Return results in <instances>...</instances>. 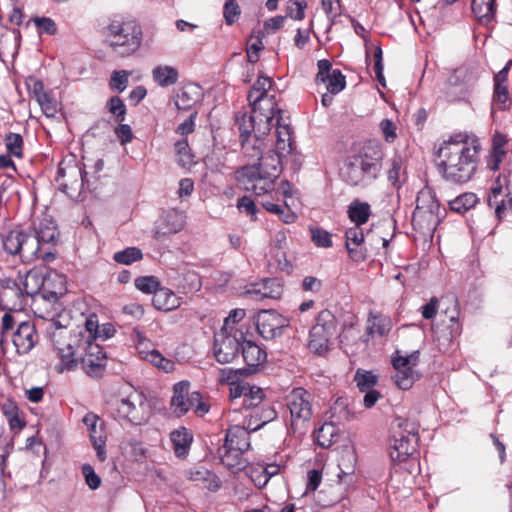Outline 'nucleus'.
Masks as SVG:
<instances>
[{
  "instance_id": "1",
  "label": "nucleus",
  "mask_w": 512,
  "mask_h": 512,
  "mask_svg": "<svg viewBox=\"0 0 512 512\" xmlns=\"http://www.w3.org/2000/svg\"><path fill=\"white\" fill-rule=\"evenodd\" d=\"M275 150H269L265 157H261L258 164H247L236 171V179L246 190L255 195L270 192L275 180L281 172V159L292 151V128L288 124H281V116L277 114Z\"/></svg>"
},
{
  "instance_id": "2",
  "label": "nucleus",
  "mask_w": 512,
  "mask_h": 512,
  "mask_svg": "<svg viewBox=\"0 0 512 512\" xmlns=\"http://www.w3.org/2000/svg\"><path fill=\"white\" fill-rule=\"evenodd\" d=\"M80 334L54 332L52 342L61 359V371L73 370L78 362L84 372L91 377H98L105 367L103 348L89 340L81 342Z\"/></svg>"
},
{
  "instance_id": "3",
  "label": "nucleus",
  "mask_w": 512,
  "mask_h": 512,
  "mask_svg": "<svg viewBox=\"0 0 512 512\" xmlns=\"http://www.w3.org/2000/svg\"><path fill=\"white\" fill-rule=\"evenodd\" d=\"M273 113L248 114L243 113L236 117V125L240 131L242 150L250 160L261 162L265 157L263 149L266 147L263 136L267 135L273 126Z\"/></svg>"
},
{
  "instance_id": "4",
  "label": "nucleus",
  "mask_w": 512,
  "mask_h": 512,
  "mask_svg": "<svg viewBox=\"0 0 512 512\" xmlns=\"http://www.w3.org/2000/svg\"><path fill=\"white\" fill-rule=\"evenodd\" d=\"M480 143L475 135L455 133L450 136V178L457 183L471 179L476 170Z\"/></svg>"
},
{
  "instance_id": "5",
  "label": "nucleus",
  "mask_w": 512,
  "mask_h": 512,
  "mask_svg": "<svg viewBox=\"0 0 512 512\" xmlns=\"http://www.w3.org/2000/svg\"><path fill=\"white\" fill-rule=\"evenodd\" d=\"M105 44L119 57L135 54L142 45L141 26L133 19L116 16L103 28Z\"/></svg>"
},
{
  "instance_id": "6",
  "label": "nucleus",
  "mask_w": 512,
  "mask_h": 512,
  "mask_svg": "<svg viewBox=\"0 0 512 512\" xmlns=\"http://www.w3.org/2000/svg\"><path fill=\"white\" fill-rule=\"evenodd\" d=\"M381 170V156L367 151L351 155L345 160L340 175L350 186L367 187L376 180Z\"/></svg>"
},
{
  "instance_id": "7",
  "label": "nucleus",
  "mask_w": 512,
  "mask_h": 512,
  "mask_svg": "<svg viewBox=\"0 0 512 512\" xmlns=\"http://www.w3.org/2000/svg\"><path fill=\"white\" fill-rule=\"evenodd\" d=\"M419 425L410 419L396 417L390 427L389 453L392 461L403 462L418 446Z\"/></svg>"
},
{
  "instance_id": "8",
  "label": "nucleus",
  "mask_w": 512,
  "mask_h": 512,
  "mask_svg": "<svg viewBox=\"0 0 512 512\" xmlns=\"http://www.w3.org/2000/svg\"><path fill=\"white\" fill-rule=\"evenodd\" d=\"M55 181L59 190L71 199L78 198L84 190L92 189L88 173L74 157L60 162Z\"/></svg>"
},
{
  "instance_id": "9",
  "label": "nucleus",
  "mask_w": 512,
  "mask_h": 512,
  "mask_svg": "<svg viewBox=\"0 0 512 512\" xmlns=\"http://www.w3.org/2000/svg\"><path fill=\"white\" fill-rule=\"evenodd\" d=\"M112 415L135 425L145 423L151 415V406L144 394L133 392L113 403Z\"/></svg>"
},
{
  "instance_id": "10",
  "label": "nucleus",
  "mask_w": 512,
  "mask_h": 512,
  "mask_svg": "<svg viewBox=\"0 0 512 512\" xmlns=\"http://www.w3.org/2000/svg\"><path fill=\"white\" fill-rule=\"evenodd\" d=\"M336 327L334 315L329 310L320 311L309 333V350L318 355L325 354L329 350L330 339L336 333Z\"/></svg>"
},
{
  "instance_id": "11",
  "label": "nucleus",
  "mask_w": 512,
  "mask_h": 512,
  "mask_svg": "<svg viewBox=\"0 0 512 512\" xmlns=\"http://www.w3.org/2000/svg\"><path fill=\"white\" fill-rule=\"evenodd\" d=\"M286 405L290 411L293 430H304L312 417L311 394L304 388H295L287 395Z\"/></svg>"
},
{
  "instance_id": "12",
  "label": "nucleus",
  "mask_w": 512,
  "mask_h": 512,
  "mask_svg": "<svg viewBox=\"0 0 512 512\" xmlns=\"http://www.w3.org/2000/svg\"><path fill=\"white\" fill-rule=\"evenodd\" d=\"M272 79L266 76H259L255 84L252 86L249 94L248 100L250 106L252 107V111L250 114H266L273 113L274 117L276 114H280L281 110L276 109L275 107V98L274 96H268L267 92L272 87Z\"/></svg>"
},
{
  "instance_id": "13",
  "label": "nucleus",
  "mask_w": 512,
  "mask_h": 512,
  "mask_svg": "<svg viewBox=\"0 0 512 512\" xmlns=\"http://www.w3.org/2000/svg\"><path fill=\"white\" fill-rule=\"evenodd\" d=\"M243 335V331L231 333L226 330H220L215 333L213 354L219 363L227 364L237 357Z\"/></svg>"
},
{
  "instance_id": "14",
  "label": "nucleus",
  "mask_w": 512,
  "mask_h": 512,
  "mask_svg": "<svg viewBox=\"0 0 512 512\" xmlns=\"http://www.w3.org/2000/svg\"><path fill=\"white\" fill-rule=\"evenodd\" d=\"M417 363V355L396 356L392 360L395 373L392 376L395 384L402 390H408L418 379V374L414 370Z\"/></svg>"
},
{
  "instance_id": "15",
  "label": "nucleus",
  "mask_w": 512,
  "mask_h": 512,
  "mask_svg": "<svg viewBox=\"0 0 512 512\" xmlns=\"http://www.w3.org/2000/svg\"><path fill=\"white\" fill-rule=\"evenodd\" d=\"M200 399L198 392H190V383L181 381L173 386V396L170 402V409L177 417H182L190 409L194 408Z\"/></svg>"
},
{
  "instance_id": "16",
  "label": "nucleus",
  "mask_w": 512,
  "mask_h": 512,
  "mask_svg": "<svg viewBox=\"0 0 512 512\" xmlns=\"http://www.w3.org/2000/svg\"><path fill=\"white\" fill-rule=\"evenodd\" d=\"M256 326L263 338L271 340L282 334L283 329L288 326V322L274 310H263L257 315Z\"/></svg>"
},
{
  "instance_id": "17",
  "label": "nucleus",
  "mask_w": 512,
  "mask_h": 512,
  "mask_svg": "<svg viewBox=\"0 0 512 512\" xmlns=\"http://www.w3.org/2000/svg\"><path fill=\"white\" fill-rule=\"evenodd\" d=\"M185 225V215L176 209H169L163 212L153 229V237L157 241L178 233Z\"/></svg>"
},
{
  "instance_id": "18",
  "label": "nucleus",
  "mask_w": 512,
  "mask_h": 512,
  "mask_svg": "<svg viewBox=\"0 0 512 512\" xmlns=\"http://www.w3.org/2000/svg\"><path fill=\"white\" fill-rule=\"evenodd\" d=\"M318 73L316 82L326 84V89L331 94H338L346 86L345 76L339 69H332V64L327 59H321L317 63Z\"/></svg>"
},
{
  "instance_id": "19",
  "label": "nucleus",
  "mask_w": 512,
  "mask_h": 512,
  "mask_svg": "<svg viewBox=\"0 0 512 512\" xmlns=\"http://www.w3.org/2000/svg\"><path fill=\"white\" fill-rule=\"evenodd\" d=\"M439 305L440 300L433 296L426 304L420 307L419 311L424 319L432 321L431 331L433 334V339L438 343L439 350L446 352L448 349V345L446 344V341L448 340L446 334L447 327L444 324L441 325L437 322H434V319L439 310Z\"/></svg>"
},
{
  "instance_id": "20",
  "label": "nucleus",
  "mask_w": 512,
  "mask_h": 512,
  "mask_svg": "<svg viewBox=\"0 0 512 512\" xmlns=\"http://www.w3.org/2000/svg\"><path fill=\"white\" fill-rule=\"evenodd\" d=\"M475 81L476 77L467 68L455 69L450 78V95H453L454 101H467Z\"/></svg>"
},
{
  "instance_id": "21",
  "label": "nucleus",
  "mask_w": 512,
  "mask_h": 512,
  "mask_svg": "<svg viewBox=\"0 0 512 512\" xmlns=\"http://www.w3.org/2000/svg\"><path fill=\"white\" fill-rule=\"evenodd\" d=\"M345 246L351 260L359 262L367 257V249L364 244V232L360 226L347 229L345 233Z\"/></svg>"
},
{
  "instance_id": "22",
  "label": "nucleus",
  "mask_w": 512,
  "mask_h": 512,
  "mask_svg": "<svg viewBox=\"0 0 512 512\" xmlns=\"http://www.w3.org/2000/svg\"><path fill=\"white\" fill-rule=\"evenodd\" d=\"M231 395L234 399L241 400V405L246 409L257 407L265 397L261 388L249 383L238 384L231 388Z\"/></svg>"
},
{
  "instance_id": "23",
  "label": "nucleus",
  "mask_w": 512,
  "mask_h": 512,
  "mask_svg": "<svg viewBox=\"0 0 512 512\" xmlns=\"http://www.w3.org/2000/svg\"><path fill=\"white\" fill-rule=\"evenodd\" d=\"M12 341L18 354H27L37 342L34 325L28 321L21 322L13 334Z\"/></svg>"
},
{
  "instance_id": "24",
  "label": "nucleus",
  "mask_w": 512,
  "mask_h": 512,
  "mask_svg": "<svg viewBox=\"0 0 512 512\" xmlns=\"http://www.w3.org/2000/svg\"><path fill=\"white\" fill-rule=\"evenodd\" d=\"M250 427L240 425L231 426L226 434L225 445L235 448L236 450L247 451L250 448Z\"/></svg>"
},
{
  "instance_id": "25",
  "label": "nucleus",
  "mask_w": 512,
  "mask_h": 512,
  "mask_svg": "<svg viewBox=\"0 0 512 512\" xmlns=\"http://www.w3.org/2000/svg\"><path fill=\"white\" fill-rule=\"evenodd\" d=\"M242 356L246 364L250 367H258L266 361V352L256 343L245 340L241 342Z\"/></svg>"
},
{
  "instance_id": "26",
  "label": "nucleus",
  "mask_w": 512,
  "mask_h": 512,
  "mask_svg": "<svg viewBox=\"0 0 512 512\" xmlns=\"http://www.w3.org/2000/svg\"><path fill=\"white\" fill-rule=\"evenodd\" d=\"M174 452L177 457H185L188 454L193 441V434L185 427H180L170 434Z\"/></svg>"
},
{
  "instance_id": "27",
  "label": "nucleus",
  "mask_w": 512,
  "mask_h": 512,
  "mask_svg": "<svg viewBox=\"0 0 512 512\" xmlns=\"http://www.w3.org/2000/svg\"><path fill=\"white\" fill-rule=\"evenodd\" d=\"M152 304L157 310L171 311L180 306V298L168 288H158L153 294Z\"/></svg>"
},
{
  "instance_id": "28",
  "label": "nucleus",
  "mask_w": 512,
  "mask_h": 512,
  "mask_svg": "<svg viewBox=\"0 0 512 512\" xmlns=\"http://www.w3.org/2000/svg\"><path fill=\"white\" fill-rule=\"evenodd\" d=\"M200 87L194 84L184 86L178 92L175 105L179 110L191 109L200 99Z\"/></svg>"
},
{
  "instance_id": "29",
  "label": "nucleus",
  "mask_w": 512,
  "mask_h": 512,
  "mask_svg": "<svg viewBox=\"0 0 512 512\" xmlns=\"http://www.w3.org/2000/svg\"><path fill=\"white\" fill-rule=\"evenodd\" d=\"M139 355L142 359L150 362L159 370L169 373L174 371L175 363L173 360L165 358L158 350L151 349V351L142 350L141 346L144 344L139 341Z\"/></svg>"
},
{
  "instance_id": "30",
  "label": "nucleus",
  "mask_w": 512,
  "mask_h": 512,
  "mask_svg": "<svg viewBox=\"0 0 512 512\" xmlns=\"http://www.w3.org/2000/svg\"><path fill=\"white\" fill-rule=\"evenodd\" d=\"M152 78L160 87H168L177 83L178 70L169 65H158L152 70Z\"/></svg>"
},
{
  "instance_id": "31",
  "label": "nucleus",
  "mask_w": 512,
  "mask_h": 512,
  "mask_svg": "<svg viewBox=\"0 0 512 512\" xmlns=\"http://www.w3.org/2000/svg\"><path fill=\"white\" fill-rule=\"evenodd\" d=\"M244 452V450L227 447L225 444L219 449L221 462L228 468L236 470H241L245 467L246 461L242 457Z\"/></svg>"
},
{
  "instance_id": "32",
  "label": "nucleus",
  "mask_w": 512,
  "mask_h": 512,
  "mask_svg": "<svg viewBox=\"0 0 512 512\" xmlns=\"http://www.w3.org/2000/svg\"><path fill=\"white\" fill-rule=\"evenodd\" d=\"M40 242L34 235L24 233L19 256L24 262L30 263L39 258Z\"/></svg>"
},
{
  "instance_id": "33",
  "label": "nucleus",
  "mask_w": 512,
  "mask_h": 512,
  "mask_svg": "<svg viewBox=\"0 0 512 512\" xmlns=\"http://www.w3.org/2000/svg\"><path fill=\"white\" fill-rule=\"evenodd\" d=\"M347 213L355 226H361L368 221L371 215V208L367 202L356 199L349 205Z\"/></svg>"
},
{
  "instance_id": "34",
  "label": "nucleus",
  "mask_w": 512,
  "mask_h": 512,
  "mask_svg": "<svg viewBox=\"0 0 512 512\" xmlns=\"http://www.w3.org/2000/svg\"><path fill=\"white\" fill-rule=\"evenodd\" d=\"M83 423L87 427L92 443L106 440L104 422L94 413H88L83 417Z\"/></svg>"
},
{
  "instance_id": "35",
  "label": "nucleus",
  "mask_w": 512,
  "mask_h": 512,
  "mask_svg": "<svg viewBox=\"0 0 512 512\" xmlns=\"http://www.w3.org/2000/svg\"><path fill=\"white\" fill-rule=\"evenodd\" d=\"M471 8L474 15L485 23L490 22L496 12L495 0H473Z\"/></svg>"
},
{
  "instance_id": "36",
  "label": "nucleus",
  "mask_w": 512,
  "mask_h": 512,
  "mask_svg": "<svg viewBox=\"0 0 512 512\" xmlns=\"http://www.w3.org/2000/svg\"><path fill=\"white\" fill-rule=\"evenodd\" d=\"M315 438L321 447L328 448L337 441L338 429L333 423H324L315 431Z\"/></svg>"
},
{
  "instance_id": "37",
  "label": "nucleus",
  "mask_w": 512,
  "mask_h": 512,
  "mask_svg": "<svg viewBox=\"0 0 512 512\" xmlns=\"http://www.w3.org/2000/svg\"><path fill=\"white\" fill-rule=\"evenodd\" d=\"M34 236L39 240L40 244H54L58 236L57 227L52 221L44 220L39 223Z\"/></svg>"
},
{
  "instance_id": "38",
  "label": "nucleus",
  "mask_w": 512,
  "mask_h": 512,
  "mask_svg": "<svg viewBox=\"0 0 512 512\" xmlns=\"http://www.w3.org/2000/svg\"><path fill=\"white\" fill-rule=\"evenodd\" d=\"M477 202L478 197L476 194L471 192L463 193L457 196L455 199L450 200V211L462 214L473 208Z\"/></svg>"
},
{
  "instance_id": "39",
  "label": "nucleus",
  "mask_w": 512,
  "mask_h": 512,
  "mask_svg": "<svg viewBox=\"0 0 512 512\" xmlns=\"http://www.w3.org/2000/svg\"><path fill=\"white\" fill-rule=\"evenodd\" d=\"M23 235L24 232L19 230H12L8 232L2 239L3 249L10 255H19Z\"/></svg>"
},
{
  "instance_id": "40",
  "label": "nucleus",
  "mask_w": 512,
  "mask_h": 512,
  "mask_svg": "<svg viewBox=\"0 0 512 512\" xmlns=\"http://www.w3.org/2000/svg\"><path fill=\"white\" fill-rule=\"evenodd\" d=\"M354 381L357 388L361 392H365L367 390L374 389L378 383V376L372 371L357 369L354 375Z\"/></svg>"
},
{
  "instance_id": "41",
  "label": "nucleus",
  "mask_w": 512,
  "mask_h": 512,
  "mask_svg": "<svg viewBox=\"0 0 512 512\" xmlns=\"http://www.w3.org/2000/svg\"><path fill=\"white\" fill-rule=\"evenodd\" d=\"M143 258L142 251L137 247H128L122 251L115 252L113 260L122 265H131Z\"/></svg>"
},
{
  "instance_id": "42",
  "label": "nucleus",
  "mask_w": 512,
  "mask_h": 512,
  "mask_svg": "<svg viewBox=\"0 0 512 512\" xmlns=\"http://www.w3.org/2000/svg\"><path fill=\"white\" fill-rule=\"evenodd\" d=\"M390 329L391 326L389 320L378 318L376 316L368 318L366 333L369 337H374L376 334L384 336L390 331Z\"/></svg>"
},
{
  "instance_id": "43",
  "label": "nucleus",
  "mask_w": 512,
  "mask_h": 512,
  "mask_svg": "<svg viewBox=\"0 0 512 512\" xmlns=\"http://www.w3.org/2000/svg\"><path fill=\"white\" fill-rule=\"evenodd\" d=\"M389 169L387 171L388 181L395 187H399L401 177L403 175L402 166L403 159L400 155L395 154L389 161Z\"/></svg>"
},
{
  "instance_id": "44",
  "label": "nucleus",
  "mask_w": 512,
  "mask_h": 512,
  "mask_svg": "<svg viewBox=\"0 0 512 512\" xmlns=\"http://www.w3.org/2000/svg\"><path fill=\"white\" fill-rule=\"evenodd\" d=\"M4 142L9 155L22 158L23 138L20 134L10 132L5 135Z\"/></svg>"
},
{
  "instance_id": "45",
  "label": "nucleus",
  "mask_w": 512,
  "mask_h": 512,
  "mask_svg": "<svg viewBox=\"0 0 512 512\" xmlns=\"http://www.w3.org/2000/svg\"><path fill=\"white\" fill-rule=\"evenodd\" d=\"M311 241L320 248L332 247V234L323 228L311 226L309 227Z\"/></svg>"
},
{
  "instance_id": "46",
  "label": "nucleus",
  "mask_w": 512,
  "mask_h": 512,
  "mask_svg": "<svg viewBox=\"0 0 512 512\" xmlns=\"http://www.w3.org/2000/svg\"><path fill=\"white\" fill-rule=\"evenodd\" d=\"M241 15V8L237 0H226L223 6V18L226 25L236 23Z\"/></svg>"
},
{
  "instance_id": "47",
  "label": "nucleus",
  "mask_w": 512,
  "mask_h": 512,
  "mask_svg": "<svg viewBox=\"0 0 512 512\" xmlns=\"http://www.w3.org/2000/svg\"><path fill=\"white\" fill-rule=\"evenodd\" d=\"M175 150L178 157V163L183 166H191L193 163V156L190 152L188 141L186 138L179 140L175 143Z\"/></svg>"
},
{
  "instance_id": "48",
  "label": "nucleus",
  "mask_w": 512,
  "mask_h": 512,
  "mask_svg": "<svg viewBox=\"0 0 512 512\" xmlns=\"http://www.w3.org/2000/svg\"><path fill=\"white\" fill-rule=\"evenodd\" d=\"M37 103L41 107L43 113L47 117H54L58 112V102L53 98L49 92H45L37 100Z\"/></svg>"
},
{
  "instance_id": "49",
  "label": "nucleus",
  "mask_w": 512,
  "mask_h": 512,
  "mask_svg": "<svg viewBox=\"0 0 512 512\" xmlns=\"http://www.w3.org/2000/svg\"><path fill=\"white\" fill-rule=\"evenodd\" d=\"M246 315L244 309H233L230 311L229 315L225 318L223 327L220 330H226L227 332L235 333V331H241L236 327V324L239 323Z\"/></svg>"
},
{
  "instance_id": "50",
  "label": "nucleus",
  "mask_w": 512,
  "mask_h": 512,
  "mask_svg": "<svg viewBox=\"0 0 512 512\" xmlns=\"http://www.w3.org/2000/svg\"><path fill=\"white\" fill-rule=\"evenodd\" d=\"M448 142L443 140L438 147H435L433 152V161L439 170V173L446 178L447 174V163L446 155H443V151L447 149Z\"/></svg>"
},
{
  "instance_id": "51",
  "label": "nucleus",
  "mask_w": 512,
  "mask_h": 512,
  "mask_svg": "<svg viewBox=\"0 0 512 512\" xmlns=\"http://www.w3.org/2000/svg\"><path fill=\"white\" fill-rule=\"evenodd\" d=\"M135 287L144 293H155L159 288V282L154 276H141L135 279Z\"/></svg>"
},
{
  "instance_id": "52",
  "label": "nucleus",
  "mask_w": 512,
  "mask_h": 512,
  "mask_svg": "<svg viewBox=\"0 0 512 512\" xmlns=\"http://www.w3.org/2000/svg\"><path fill=\"white\" fill-rule=\"evenodd\" d=\"M129 75L130 72L126 70L114 71L111 75L110 87L118 92H123L128 85Z\"/></svg>"
},
{
  "instance_id": "53",
  "label": "nucleus",
  "mask_w": 512,
  "mask_h": 512,
  "mask_svg": "<svg viewBox=\"0 0 512 512\" xmlns=\"http://www.w3.org/2000/svg\"><path fill=\"white\" fill-rule=\"evenodd\" d=\"M81 472L85 478L87 486L91 490H96L101 485V478L96 474L94 468L90 464H83Z\"/></svg>"
},
{
  "instance_id": "54",
  "label": "nucleus",
  "mask_w": 512,
  "mask_h": 512,
  "mask_svg": "<svg viewBox=\"0 0 512 512\" xmlns=\"http://www.w3.org/2000/svg\"><path fill=\"white\" fill-rule=\"evenodd\" d=\"M321 6L332 23H334L335 19L341 15L340 0H321Z\"/></svg>"
},
{
  "instance_id": "55",
  "label": "nucleus",
  "mask_w": 512,
  "mask_h": 512,
  "mask_svg": "<svg viewBox=\"0 0 512 512\" xmlns=\"http://www.w3.org/2000/svg\"><path fill=\"white\" fill-rule=\"evenodd\" d=\"M20 296V290L15 285L14 287H3L0 290V305L3 310H12L14 308V305H10L9 299L12 297H19Z\"/></svg>"
},
{
  "instance_id": "56",
  "label": "nucleus",
  "mask_w": 512,
  "mask_h": 512,
  "mask_svg": "<svg viewBox=\"0 0 512 512\" xmlns=\"http://www.w3.org/2000/svg\"><path fill=\"white\" fill-rule=\"evenodd\" d=\"M110 113H112L117 121H123L126 115V107L118 96H113L108 102Z\"/></svg>"
},
{
  "instance_id": "57",
  "label": "nucleus",
  "mask_w": 512,
  "mask_h": 512,
  "mask_svg": "<svg viewBox=\"0 0 512 512\" xmlns=\"http://www.w3.org/2000/svg\"><path fill=\"white\" fill-rule=\"evenodd\" d=\"M275 284V280L273 279H264L263 282L260 284L261 291L260 296L263 297V299H276L280 297V289L277 287L276 289L273 288V285Z\"/></svg>"
},
{
  "instance_id": "58",
  "label": "nucleus",
  "mask_w": 512,
  "mask_h": 512,
  "mask_svg": "<svg viewBox=\"0 0 512 512\" xmlns=\"http://www.w3.org/2000/svg\"><path fill=\"white\" fill-rule=\"evenodd\" d=\"M508 183V179L506 176L499 175L496 180L494 181L490 194L488 195V205L492 207V199L498 198L503 193V188Z\"/></svg>"
},
{
  "instance_id": "59",
  "label": "nucleus",
  "mask_w": 512,
  "mask_h": 512,
  "mask_svg": "<svg viewBox=\"0 0 512 512\" xmlns=\"http://www.w3.org/2000/svg\"><path fill=\"white\" fill-rule=\"evenodd\" d=\"M505 155H506L505 150H492L491 149L489 152V155L487 157V160H486L487 167L492 171L498 170L500 163L502 162Z\"/></svg>"
},
{
  "instance_id": "60",
  "label": "nucleus",
  "mask_w": 512,
  "mask_h": 512,
  "mask_svg": "<svg viewBox=\"0 0 512 512\" xmlns=\"http://www.w3.org/2000/svg\"><path fill=\"white\" fill-rule=\"evenodd\" d=\"M509 101L507 87L504 85H495L494 87V102L499 105L500 109H505Z\"/></svg>"
},
{
  "instance_id": "61",
  "label": "nucleus",
  "mask_w": 512,
  "mask_h": 512,
  "mask_svg": "<svg viewBox=\"0 0 512 512\" xmlns=\"http://www.w3.org/2000/svg\"><path fill=\"white\" fill-rule=\"evenodd\" d=\"M323 287L322 281L314 276H306L301 284L303 291L318 293Z\"/></svg>"
},
{
  "instance_id": "62",
  "label": "nucleus",
  "mask_w": 512,
  "mask_h": 512,
  "mask_svg": "<svg viewBox=\"0 0 512 512\" xmlns=\"http://www.w3.org/2000/svg\"><path fill=\"white\" fill-rule=\"evenodd\" d=\"M380 128L387 142H393L396 139V125L393 121L389 119H383L380 122Z\"/></svg>"
},
{
  "instance_id": "63",
  "label": "nucleus",
  "mask_w": 512,
  "mask_h": 512,
  "mask_svg": "<svg viewBox=\"0 0 512 512\" xmlns=\"http://www.w3.org/2000/svg\"><path fill=\"white\" fill-rule=\"evenodd\" d=\"M26 84L29 93L35 98V100H37L41 95H43L46 92L44 89L43 82L34 77H29L26 81Z\"/></svg>"
},
{
  "instance_id": "64",
  "label": "nucleus",
  "mask_w": 512,
  "mask_h": 512,
  "mask_svg": "<svg viewBox=\"0 0 512 512\" xmlns=\"http://www.w3.org/2000/svg\"><path fill=\"white\" fill-rule=\"evenodd\" d=\"M115 134L122 145L133 140V132L128 124H120L115 128Z\"/></svg>"
}]
</instances>
